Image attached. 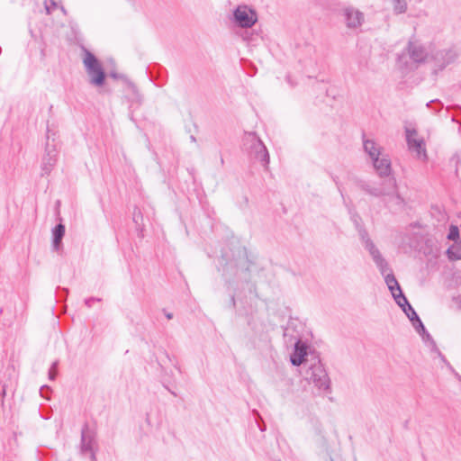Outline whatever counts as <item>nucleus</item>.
Wrapping results in <instances>:
<instances>
[{"label": "nucleus", "mask_w": 461, "mask_h": 461, "mask_svg": "<svg viewBox=\"0 0 461 461\" xmlns=\"http://www.w3.org/2000/svg\"><path fill=\"white\" fill-rule=\"evenodd\" d=\"M166 317H167V319L171 320L173 318V314L167 312V313H166Z\"/></svg>", "instance_id": "c756f323"}, {"label": "nucleus", "mask_w": 461, "mask_h": 461, "mask_svg": "<svg viewBox=\"0 0 461 461\" xmlns=\"http://www.w3.org/2000/svg\"><path fill=\"white\" fill-rule=\"evenodd\" d=\"M307 355V346L301 340H298L294 345V353L291 355V363L294 366H300L304 362V357Z\"/></svg>", "instance_id": "dca6fc26"}, {"label": "nucleus", "mask_w": 461, "mask_h": 461, "mask_svg": "<svg viewBox=\"0 0 461 461\" xmlns=\"http://www.w3.org/2000/svg\"><path fill=\"white\" fill-rule=\"evenodd\" d=\"M400 303L401 305L399 306L402 308L411 321H414V320L419 317L408 301L407 303H404L403 302H400Z\"/></svg>", "instance_id": "4be33fe9"}, {"label": "nucleus", "mask_w": 461, "mask_h": 461, "mask_svg": "<svg viewBox=\"0 0 461 461\" xmlns=\"http://www.w3.org/2000/svg\"><path fill=\"white\" fill-rule=\"evenodd\" d=\"M65 235V226L61 223L58 224L53 230V248L59 250L62 239Z\"/></svg>", "instance_id": "a211bd4d"}, {"label": "nucleus", "mask_w": 461, "mask_h": 461, "mask_svg": "<svg viewBox=\"0 0 461 461\" xmlns=\"http://www.w3.org/2000/svg\"><path fill=\"white\" fill-rule=\"evenodd\" d=\"M447 255L450 260L461 259V241L455 242L450 246L447 250Z\"/></svg>", "instance_id": "6ab92c4d"}, {"label": "nucleus", "mask_w": 461, "mask_h": 461, "mask_svg": "<svg viewBox=\"0 0 461 461\" xmlns=\"http://www.w3.org/2000/svg\"><path fill=\"white\" fill-rule=\"evenodd\" d=\"M57 161V152L54 148L50 149L49 146L46 149V154L42 158L41 171L42 174L49 175L53 169Z\"/></svg>", "instance_id": "2eb2a0df"}, {"label": "nucleus", "mask_w": 461, "mask_h": 461, "mask_svg": "<svg viewBox=\"0 0 461 461\" xmlns=\"http://www.w3.org/2000/svg\"><path fill=\"white\" fill-rule=\"evenodd\" d=\"M384 282L387 285L388 289L390 290L395 303L398 305H401L400 302H403L404 303H407V298L402 294L400 285H399L398 281L396 280L393 272L390 274H386L385 276H384Z\"/></svg>", "instance_id": "ddd939ff"}, {"label": "nucleus", "mask_w": 461, "mask_h": 461, "mask_svg": "<svg viewBox=\"0 0 461 461\" xmlns=\"http://www.w3.org/2000/svg\"><path fill=\"white\" fill-rule=\"evenodd\" d=\"M60 9H61V11L63 12V14H66V13H67V12H66V9H65L63 6H61V7H60Z\"/></svg>", "instance_id": "2f4dec72"}, {"label": "nucleus", "mask_w": 461, "mask_h": 461, "mask_svg": "<svg viewBox=\"0 0 461 461\" xmlns=\"http://www.w3.org/2000/svg\"><path fill=\"white\" fill-rule=\"evenodd\" d=\"M447 239L450 240H454L455 242H457L456 240L459 239V230L456 226H450Z\"/></svg>", "instance_id": "5701e85b"}, {"label": "nucleus", "mask_w": 461, "mask_h": 461, "mask_svg": "<svg viewBox=\"0 0 461 461\" xmlns=\"http://www.w3.org/2000/svg\"><path fill=\"white\" fill-rule=\"evenodd\" d=\"M57 7V4L53 0L45 1V9L48 14H50L53 10Z\"/></svg>", "instance_id": "b1692460"}, {"label": "nucleus", "mask_w": 461, "mask_h": 461, "mask_svg": "<svg viewBox=\"0 0 461 461\" xmlns=\"http://www.w3.org/2000/svg\"><path fill=\"white\" fill-rule=\"evenodd\" d=\"M343 16L348 28L356 29L360 27L365 21V14L353 6L343 9Z\"/></svg>", "instance_id": "9b49d317"}, {"label": "nucleus", "mask_w": 461, "mask_h": 461, "mask_svg": "<svg viewBox=\"0 0 461 461\" xmlns=\"http://www.w3.org/2000/svg\"><path fill=\"white\" fill-rule=\"evenodd\" d=\"M57 366H58V362H53V364L51 365L50 370H49V378L50 380H54L56 378V375H57Z\"/></svg>", "instance_id": "393cba45"}, {"label": "nucleus", "mask_w": 461, "mask_h": 461, "mask_svg": "<svg viewBox=\"0 0 461 461\" xmlns=\"http://www.w3.org/2000/svg\"><path fill=\"white\" fill-rule=\"evenodd\" d=\"M110 76H111L112 77L115 78V79H117V78H122V76H119L118 74L113 73V72H112V73L110 74Z\"/></svg>", "instance_id": "cd10ccee"}, {"label": "nucleus", "mask_w": 461, "mask_h": 461, "mask_svg": "<svg viewBox=\"0 0 461 461\" xmlns=\"http://www.w3.org/2000/svg\"><path fill=\"white\" fill-rule=\"evenodd\" d=\"M458 54L454 49L432 50L429 53V63H431V68L434 74L442 71L447 66L453 63Z\"/></svg>", "instance_id": "1a4fd4ad"}, {"label": "nucleus", "mask_w": 461, "mask_h": 461, "mask_svg": "<svg viewBox=\"0 0 461 461\" xmlns=\"http://www.w3.org/2000/svg\"><path fill=\"white\" fill-rule=\"evenodd\" d=\"M231 303H232L233 306H235V299H234V297H231Z\"/></svg>", "instance_id": "473e14b6"}, {"label": "nucleus", "mask_w": 461, "mask_h": 461, "mask_svg": "<svg viewBox=\"0 0 461 461\" xmlns=\"http://www.w3.org/2000/svg\"><path fill=\"white\" fill-rule=\"evenodd\" d=\"M359 235L365 249L369 252L372 259L374 260L375 266L379 269L381 275L384 276L386 274L392 273V270L390 269L387 261L383 258L379 249L369 238L367 232L365 230H361L359 231Z\"/></svg>", "instance_id": "6e6552de"}, {"label": "nucleus", "mask_w": 461, "mask_h": 461, "mask_svg": "<svg viewBox=\"0 0 461 461\" xmlns=\"http://www.w3.org/2000/svg\"><path fill=\"white\" fill-rule=\"evenodd\" d=\"M363 189L371 195L384 197V201L389 207H401L403 200L397 192L394 178L384 180L379 185H364Z\"/></svg>", "instance_id": "7ed1b4c3"}, {"label": "nucleus", "mask_w": 461, "mask_h": 461, "mask_svg": "<svg viewBox=\"0 0 461 461\" xmlns=\"http://www.w3.org/2000/svg\"><path fill=\"white\" fill-rule=\"evenodd\" d=\"M393 11L395 14H402L407 11V2L406 0H390Z\"/></svg>", "instance_id": "412c9836"}, {"label": "nucleus", "mask_w": 461, "mask_h": 461, "mask_svg": "<svg viewBox=\"0 0 461 461\" xmlns=\"http://www.w3.org/2000/svg\"><path fill=\"white\" fill-rule=\"evenodd\" d=\"M359 235L365 249L369 252L372 259L374 260L375 266L379 269L381 275L384 276L386 274L392 273V270L390 269L387 261L383 258L379 249L369 238L367 232L365 230H361L359 231Z\"/></svg>", "instance_id": "0eeeda50"}, {"label": "nucleus", "mask_w": 461, "mask_h": 461, "mask_svg": "<svg viewBox=\"0 0 461 461\" xmlns=\"http://www.w3.org/2000/svg\"><path fill=\"white\" fill-rule=\"evenodd\" d=\"M99 301H100V299H98V298L91 297V298H88V299H86V300H85V304H86L87 307H89V308H90V307H92V305H93V303H94V302H99Z\"/></svg>", "instance_id": "bb28decb"}, {"label": "nucleus", "mask_w": 461, "mask_h": 461, "mask_svg": "<svg viewBox=\"0 0 461 461\" xmlns=\"http://www.w3.org/2000/svg\"><path fill=\"white\" fill-rule=\"evenodd\" d=\"M406 141L409 150L415 153V156L425 160L427 158L424 139L419 136L417 131L411 127L405 128Z\"/></svg>", "instance_id": "9d476101"}, {"label": "nucleus", "mask_w": 461, "mask_h": 461, "mask_svg": "<svg viewBox=\"0 0 461 461\" xmlns=\"http://www.w3.org/2000/svg\"><path fill=\"white\" fill-rule=\"evenodd\" d=\"M374 167L380 176H388L391 174V160L386 154H382L373 161Z\"/></svg>", "instance_id": "4468645a"}, {"label": "nucleus", "mask_w": 461, "mask_h": 461, "mask_svg": "<svg viewBox=\"0 0 461 461\" xmlns=\"http://www.w3.org/2000/svg\"><path fill=\"white\" fill-rule=\"evenodd\" d=\"M83 64L89 77V83L95 86H102L104 83L105 73L101 62L87 50H84Z\"/></svg>", "instance_id": "20e7f679"}, {"label": "nucleus", "mask_w": 461, "mask_h": 461, "mask_svg": "<svg viewBox=\"0 0 461 461\" xmlns=\"http://www.w3.org/2000/svg\"><path fill=\"white\" fill-rule=\"evenodd\" d=\"M429 59L427 48L417 41H410L405 50L398 55L396 65L402 71L408 72L415 69L418 64L429 62Z\"/></svg>", "instance_id": "f03ea898"}, {"label": "nucleus", "mask_w": 461, "mask_h": 461, "mask_svg": "<svg viewBox=\"0 0 461 461\" xmlns=\"http://www.w3.org/2000/svg\"><path fill=\"white\" fill-rule=\"evenodd\" d=\"M364 149L372 161L383 154L381 147L372 140H364Z\"/></svg>", "instance_id": "f3484780"}, {"label": "nucleus", "mask_w": 461, "mask_h": 461, "mask_svg": "<svg viewBox=\"0 0 461 461\" xmlns=\"http://www.w3.org/2000/svg\"><path fill=\"white\" fill-rule=\"evenodd\" d=\"M167 390H168V391L170 392V393H172L174 396H176V393L175 392L171 391V390H170V389H168V388H167Z\"/></svg>", "instance_id": "7c9ffc66"}, {"label": "nucleus", "mask_w": 461, "mask_h": 461, "mask_svg": "<svg viewBox=\"0 0 461 461\" xmlns=\"http://www.w3.org/2000/svg\"><path fill=\"white\" fill-rule=\"evenodd\" d=\"M412 322V325L414 327V329L416 330V331L422 336V339L424 340H430L432 339L430 335L427 332L422 321H420V319L418 317L414 320V321H411Z\"/></svg>", "instance_id": "aec40b11"}, {"label": "nucleus", "mask_w": 461, "mask_h": 461, "mask_svg": "<svg viewBox=\"0 0 461 461\" xmlns=\"http://www.w3.org/2000/svg\"><path fill=\"white\" fill-rule=\"evenodd\" d=\"M231 23L241 29L252 28L258 21L257 11L248 5H239L232 11Z\"/></svg>", "instance_id": "423d86ee"}, {"label": "nucleus", "mask_w": 461, "mask_h": 461, "mask_svg": "<svg viewBox=\"0 0 461 461\" xmlns=\"http://www.w3.org/2000/svg\"><path fill=\"white\" fill-rule=\"evenodd\" d=\"M128 87L131 90V92L132 93V95H134V98L138 102H140V97L139 92L137 90V87L132 83H131V82H128Z\"/></svg>", "instance_id": "a878e982"}, {"label": "nucleus", "mask_w": 461, "mask_h": 461, "mask_svg": "<svg viewBox=\"0 0 461 461\" xmlns=\"http://www.w3.org/2000/svg\"><path fill=\"white\" fill-rule=\"evenodd\" d=\"M243 145L249 154L258 161L261 162L264 167L269 164L268 151L262 140L254 132L245 134Z\"/></svg>", "instance_id": "39448f33"}, {"label": "nucleus", "mask_w": 461, "mask_h": 461, "mask_svg": "<svg viewBox=\"0 0 461 461\" xmlns=\"http://www.w3.org/2000/svg\"><path fill=\"white\" fill-rule=\"evenodd\" d=\"M95 434L86 425L82 429V432H81V451L83 453H90L92 461L95 460Z\"/></svg>", "instance_id": "f8f14e48"}, {"label": "nucleus", "mask_w": 461, "mask_h": 461, "mask_svg": "<svg viewBox=\"0 0 461 461\" xmlns=\"http://www.w3.org/2000/svg\"><path fill=\"white\" fill-rule=\"evenodd\" d=\"M303 378L316 388L319 395L331 393L330 378L320 359L305 360Z\"/></svg>", "instance_id": "f257e3e1"}, {"label": "nucleus", "mask_w": 461, "mask_h": 461, "mask_svg": "<svg viewBox=\"0 0 461 461\" xmlns=\"http://www.w3.org/2000/svg\"><path fill=\"white\" fill-rule=\"evenodd\" d=\"M48 389H49V387H48V386H42V387L41 388V395H42V396H44V394H43L44 390H48Z\"/></svg>", "instance_id": "c85d7f7f"}]
</instances>
